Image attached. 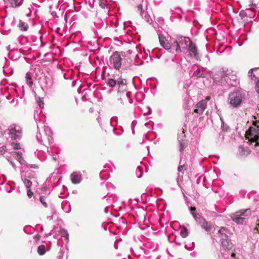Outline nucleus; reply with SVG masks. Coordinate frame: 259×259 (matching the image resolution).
Here are the masks:
<instances>
[{
  "mask_svg": "<svg viewBox=\"0 0 259 259\" xmlns=\"http://www.w3.org/2000/svg\"><path fill=\"white\" fill-rule=\"evenodd\" d=\"M158 38L161 46L170 53H181L186 50L193 42L190 38L182 35L170 38L169 40L160 34L158 35Z\"/></svg>",
  "mask_w": 259,
  "mask_h": 259,
  "instance_id": "nucleus-1",
  "label": "nucleus"
},
{
  "mask_svg": "<svg viewBox=\"0 0 259 259\" xmlns=\"http://www.w3.org/2000/svg\"><path fill=\"white\" fill-rule=\"evenodd\" d=\"M107 84L110 87L116 88L117 93L120 97L118 99L120 101L122 105L126 103L132 104L133 100L131 99L132 94L129 91H126L127 80L122 77L113 76L112 78H108Z\"/></svg>",
  "mask_w": 259,
  "mask_h": 259,
  "instance_id": "nucleus-2",
  "label": "nucleus"
},
{
  "mask_svg": "<svg viewBox=\"0 0 259 259\" xmlns=\"http://www.w3.org/2000/svg\"><path fill=\"white\" fill-rule=\"evenodd\" d=\"M214 81L219 85L230 88L236 87L239 80L234 72L231 69L223 67L213 75Z\"/></svg>",
  "mask_w": 259,
  "mask_h": 259,
  "instance_id": "nucleus-3",
  "label": "nucleus"
},
{
  "mask_svg": "<svg viewBox=\"0 0 259 259\" xmlns=\"http://www.w3.org/2000/svg\"><path fill=\"white\" fill-rule=\"evenodd\" d=\"M8 135L7 139L11 143V146L14 149H20V141L22 136L21 127L17 124L13 123L10 125L5 131Z\"/></svg>",
  "mask_w": 259,
  "mask_h": 259,
  "instance_id": "nucleus-4",
  "label": "nucleus"
},
{
  "mask_svg": "<svg viewBox=\"0 0 259 259\" xmlns=\"http://www.w3.org/2000/svg\"><path fill=\"white\" fill-rule=\"evenodd\" d=\"M246 93L241 90H237L230 93L228 97V103L232 108H238L244 102Z\"/></svg>",
  "mask_w": 259,
  "mask_h": 259,
  "instance_id": "nucleus-5",
  "label": "nucleus"
},
{
  "mask_svg": "<svg viewBox=\"0 0 259 259\" xmlns=\"http://www.w3.org/2000/svg\"><path fill=\"white\" fill-rule=\"evenodd\" d=\"M52 131L48 126H44V129L41 131L38 130L36 135V138L39 143L45 146L51 145L53 143L52 137Z\"/></svg>",
  "mask_w": 259,
  "mask_h": 259,
  "instance_id": "nucleus-6",
  "label": "nucleus"
},
{
  "mask_svg": "<svg viewBox=\"0 0 259 259\" xmlns=\"http://www.w3.org/2000/svg\"><path fill=\"white\" fill-rule=\"evenodd\" d=\"M246 138L250 146H256L259 143V122L253 123L246 132Z\"/></svg>",
  "mask_w": 259,
  "mask_h": 259,
  "instance_id": "nucleus-7",
  "label": "nucleus"
},
{
  "mask_svg": "<svg viewBox=\"0 0 259 259\" xmlns=\"http://www.w3.org/2000/svg\"><path fill=\"white\" fill-rule=\"evenodd\" d=\"M6 159L9 162V163L12 165V166L14 167V169H16V165L14 162V160L16 159L21 165H25L28 168H32V169H38V166L36 164H27L24 160V158L22 157V152H14L10 154V156H6Z\"/></svg>",
  "mask_w": 259,
  "mask_h": 259,
  "instance_id": "nucleus-8",
  "label": "nucleus"
},
{
  "mask_svg": "<svg viewBox=\"0 0 259 259\" xmlns=\"http://www.w3.org/2000/svg\"><path fill=\"white\" fill-rule=\"evenodd\" d=\"M195 210L196 208L195 207H191L190 208V212L193 215V218L206 232H210L212 228L211 224L206 222L205 220L199 214L196 213L195 212Z\"/></svg>",
  "mask_w": 259,
  "mask_h": 259,
  "instance_id": "nucleus-9",
  "label": "nucleus"
},
{
  "mask_svg": "<svg viewBox=\"0 0 259 259\" xmlns=\"http://www.w3.org/2000/svg\"><path fill=\"white\" fill-rule=\"evenodd\" d=\"M136 52H134L132 50H128L125 54V56H127L128 55H131L133 53H134L133 57H135V60L133 62L132 59H130L129 60H127V62L129 64L133 63L136 65H139L142 64L143 61H141V59H145L142 48L141 47H136Z\"/></svg>",
  "mask_w": 259,
  "mask_h": 259,
  "instance_id": "nucleus-10",
  "label": "nucleus"
},
{
  "mask_svg": "<svg viewBox=\"0 0 259 259\" xmlns=\"http://www.w3.org/2000/svg\"><path fill=\"white\" fill-rule=\"evenodd\" d=\"M226 229L224 227H221L218 231L219 237L220 238V241L222 247L225 249H230L232 247V244L228 238V236L226 234Z\"/></svg>",
  "mask_w": 259,
  "mask_h": 259,
  "instance_id": "nucleus-11",
  "label": "nucleus"
},
{
  "mask_svg": "<svg viewBox=\"0 0 259 259\" xmlns=\"http://www.w3.org/2000/svg\"><path fill=\"white\" fill-rule=\"evenodd\" d=\"M172 62L171 67L176 71L183 72L187 68V65L186 63L187 60L185 58H176L172 59Z\"/></svg>",
  "mask_w": 259,
  "mask_h": 259,
  "instance_id": "nucleus-12",
  "label": "nucleus"
},
{
  "mask_svg": "<svg viewBox=\"0 0 259 259\" xmlns=\"http://www.w3.org/2000/svg\"><path fill=\"white\" fill-rule=\"evenodd\" d=\"M35 178V174L30 176V172L28 171L26 172L24 177L22 174H21V180L27 189H29L32 186H36L37 183Z\"/></svg>",
  "mask_w": 259,
  "mask_h": 259,
  "instance_id": "nucleus-13",
  "label": "nucleus"
},
{
  "mask_svg": "<svg viewBox=\"0 0 259 259\" xmlns=\"http://www.w3.org/2000/svg\"><path fill=\"white\" fill-rule=\"evenodd\" d=\"M122 59L120 53L115 52L109 58V64L116 70H119L122 65Z\"/></svg>",
  "mask_w": 259,
  "mask_h": 259,
  "instance_id": "nucleus-14",
  "label": "nucleus"
},
{
  "mask_svg": "<svg viewBox=\"0 0 259 259\" xmlns=\"http://www.w3.org/2000/svg\"><path fill=\"white\" fill-rule=\"evenodd\" d=\"M210 99L209 97H207L205 100H202L198 102L194 107V112L197 115L202 114L205 109L207 106V101Z\"/></svg>",
  "mask_w": 259,
  "mask_h": 259,
  "instance_id": "nucleus-15",
  "label": "nucleus"
},
{
  "mask_svg": "<svg viewBox=\"0 0 259 259\" xmlns=\"http://www.w3.org/2000/svg\"><path fill=\"white\" fill-rule=\"evenodd\" d=\"M186 50L189 52V54L191 58H194L197 60L200 59V56L197 47L195 44L192 42Z\"/></svg>",
  "mask_w": 259,
  "mask_h": 259,
  "instance_id": "nucleus-16",
  "label": "nucleus"
},
{
  "mask_svg": "<svg viewBox=\"0 0 259 259\" xmlns=\"http://www.w3.org/2000/svg\"><path fill=\"white\" fill-rule=\"evenodd\" d=\"M137 11L140 14L141 17L148 23L151 24L153 20L152 16H150L146 11H145L143 9V6L142 5H139L137 6Z\"/></svg>",
  "mask_w": 259,
  "mask_h": 259,
  "instance_id": "nucleus-17",
  "label": "nucleus"
},
{
  "mask_svg": "<svg viewBox=\"0 0 259 259\" xmlns=\"http://www.w3.org/2000/svg\"><path fill=\"white\" fill-rule=\"evenodd\" d=\"M4 1L5 4L10 7L17 9L23 4L24 0H4Z\"/></svg>",
  "mask_w": 259,
  "mask_h": 259,
  "instance_id": "nucleus-18",
  "label": "nucleus"
},
{
  "mask_svg": "<svg viewBox=\"0 0 259 259\" xmlns=\"http://www.w3.org/2000/svg\"><path fill=\"white\" fill-rule=\"evenodd\" d=\"M71 182L74 184H79L82 181V175L80 172L74 171L70 176Z\"/></svg>",
  "mask_w": 259,
  "mask_h": 259,
  "instance_id": "nucleus-19",
  "label": "nucleus"
},
{
  "mask_svg": "<svg viewBox=\"0 0 259 259\" xmlns=\"http://www.w3.org/2000/svg\"><path fill=\"white\" fill-rule=\"evenodd\" d=\"M231 219L238 225H243L245 223V219L242 218L236 212L230 215Z\"/></svg>",
  "mask_w": 259,
  "mask_h": 259,
  "instance_id": "nucleus-20",
  "label": "nucleus"
},
{
  "mask_svg": "<svg viewBox=\"0 0 259 259\" xmlns=\"http://www.w3.org/2000/svg\"><path fill=\"white\" fill-rule=\"evenodd\" d=\"M249 8H247L248 10L247 17L250 18H253L255 16V12L256 11V5L253 3L252 1H250L248 5Z\"/></svg>",
  "mask_w": 259,
  "mask_h": 259,
  "instance_id": "nucleus-21",
  "label": "nucleus"
},
{
  "mask_svg": "<svg viewBox=\"0 0 259 259\" xmlns=\"http://www.w3.org/2000/svg\"><path fill=\"white\" fill-rule=\"evenodd\" d=\"M248 74L252 80L255 81L257 79V81H259V67L251 69Z\"/></svg>",
  "mask_w": 259,
  "mask_h": 259,
  "instance_id": "nucleus-22",
  "label": "nucleus"
},
{
  "mask_svg": "<svg viewBox=\"0 0 259 259\" xmlns=\"http://www.w3.org/2000/svg\"><path fill=\"white\" fill-rule=\"evenodd\" d=\"M53 81L51 78H47L46 79V85L42 87L44 91L48 92L53 87Z\"/></svg>",
  "mask_w": 259,
  "mask_h": 259,
  "instance_id": "nucleus-23",
  "label": "nucleus"
},
{
  "mask_svg": "<svg viewBox=\"0 0 259 259\" xmlns=\"http://www.w3.org/2000/svg\"><path fill=\"white\" fill-rule=\"evenodd\" d=\"M236 212L237 213V214H239V215H240L241 217H248L251 215V211L250 208L240 209L238 211H237Z\"/></svg>",
  "mask_w": 259,
  "mask_h": 259,
  "instance_id": "nucleus-24",
  "label": "nucleus"
},
{
  "mask_svg": "<svg viewBox=\"0 0 259 259\" xmlns=\"http://www.w3.org/2000/svg\"><path fill=\"white\" fill-rule=\"evenodd\" d=\"M238 151L239 154L241 156L247 155L249 154V151L248 149L242 146H239Z\"/></svg>",
  "mask_w": 259,
  "mask_h": 259,
  "instance_id": "nucleus-25",
  "label": "nucleus"
},
{
  "mask_svg": "<svg viewBox=\"0 0 259 259\" xmlns=\"http://www.w3.org/2000/svg\"><path fill=\"white\" fill-rule=\"evenodd\" d=\"M46 251L47 250L45 245H41L38 246L37 252L39 255H43L46 253Z\"/></svg>",
  "mask_w": 259,
  "mask_h": 259,
  "instance_id": "nucleus-26",
  "label": "nucleus"
},
{
  "mask_svg": "<svg viewBox=\"0 0 259 259\" xmlns=\"http://www.w3.org/2000/svg\"><path fill=\"white\" fill-rule=\"evenodd\" d=\"M18 27L21 30L26 31L28 29V25L26 23L20 20Z\"/></svg>",
  "mask_w": 259,
  "mask_h": 259,
  "instance_id": "nucleus-27",
  "label": "nucleus"
},
{
  "mask_svg": "<svg viewBox=\"0 0 259 259\" xmlns=\"http://www.w3.org/2000/svg\"><path fill=\"white\" fill-rule=\"evenodd\" d=\"M193 75L197 78L203 77V71L202 69L199 68L194 72Z\"/></svg>",
  "mask_w": 259,
  "mask_h": 259,
  "instance_id": "nucleus-28",
  "label": "nucleus"
},
{
  "mask_svg": "<svg viewBox=\"0 0 259 259\" xmlns=\"http://www.w3.org/2000/svg\"><path fill=\"white\" fill-rule=\"evenodd\" d=\"M185 137L184 130L180 131L178 134V140L179 142L184 141Z\"/></svg>",
  "mask_w": 259,
  "mask_h": 259,
  "instance_id": "nucleus-29",
  "label": "nucleus"
},
{
  "mask_svg": "<svg viewBox=\"0 0 259 259\" xmlns=\"http://www.w3.org/2000/svg\"><path fill=\"white\" fill-rule=\"evenodd\" d=\"M99 4L102 9H108L107 0H99Z\"/></svg>",
  "mask_w": 259,
  "mask_h": 259,
  "instance_id": "nucleus-30",
  "label": "nucleus"
},
{
  "mask_svg": "<svg viewBox=\"0 0 259 259\" xmlns=\"http://www.w3.org/2000/svg\"><path fill=\"white\" fill-rule=\"evenodd\" d=\"M145 60H146L148 62L149 59H150V51L149 50H146L144 48H142Z\"/></svg>",
  "mask_w": 259,
  "mask_h": 259,
  "instance_id": "nucleus-31",
  "label": "nucleus"
},
{
  "mask_svg": "<svg viewBox=\"0 0 259 259\" xmlns=\"http://www.w3.org/2000/svg\"><path fill=\"white\" fill-rule=\"evenodd\" d=\"M221 129L222 130V131L224 132H227L228 130L229 129V126L225 123V122L223 121V120L221 118Z\"/></svg>",
  "mask_w": 259,
  "mask_h": 259,
  "instance_id": "nucleus-32",
  "label": "nucleus"
},
{
  "mask_svg": "<svg viewBox=\"0 0 259 259\" xmlns=\"http://www.w3.org/2000/svg\"><path fill=\"white\" fill-rule=\"evenodd\" d=\"M188 230L186 228L183 227L181 230L180 235L183 238H185L188 236Z\"/></svg>",
  "mask_w": 259,
  "mask_h": 259,
  "instance_id": "nucleus-33",
  "label": "nucleus"
},
{
  "mask_svg": "<svg viewBox=\"0 0 259 259\" xmlns=\"http://www.w3.org/2000/svg\"><path fill=\"white\" fill-rule=\"evenodd\" d=\"M248 12V10H247V9H246L244 10H242L241 11H240L239 13V16H240L242 19H244L246 17H247V15L248 14L247 13Z\"/></svg>",
  "mask_w": 259,
  "mask_h": 259,
  "instance_id": "nucleus-34",
  "label": "nucleus"
},
{
  "mask_svg": "<svg viewBox=\"0 0 259 259\" xmlns=\"http://www.w3.org/2000/svg\"><path fill=\"white\" fill-rule=\"evenodd\" d=\"M60 234L62 237H66L67 239H68V233L67 231L64 229H61L60 230Z\"/></svg>",
  "mask_w": 259,
  "mask_h": 259,
  "instance_id": "nucleus-35",
  "label": "nucleus"
},
{
  "mask_svg": "<svg viewBox=\"0 0 259 259\" xmlns=\"http://www.w3.org/2000/svg\"><path fill=\"white\" fill-rule=\"evenodd\" d=\"M5 189L6 192L9 193L13 190V187L11 185L7 183L5 185Z\"/></svg>",
  "mask_w": 259,
  "mask_h": 259,
  "instance_id": "nucleus-36",
  "label": "nucleus"
},
{
  "mask_svg": "<svg viewBox=\"0 0 259 259\" xmlns=\"http://www.w3.org/2000/svg\"><path fill=\"white\" fill-rule=\"evenodd\" d=\"M46 198L43 196H41L39 197V200H40V202L41 203V204L44 206V207H47L48 204L46 201Z\"/></svg>",
  "mask_w": 259,
  "mask_h": 259,
  "instance_id": "nucleus-37",
  "label": "nucleus"
},
{
  "mask_svg": "<svg viewBox=\"0 0 259 259\" xmlns=\"http://www.w3.org/2000/svg\"><path fill=\"white\" fill-rule=\"evenodd\" d=\"M26 79L27 84L29 87H31L32 84H33V81H32V79L31 78V77L28 75V74L26 75Z\"/></svg>",
  "mask_w": 259,
  "mask_h": 259,
  "instance_id": "nucleus-38",
  "label": "nucleus"
},
{
  "mask_svg": "<svg viewBox=\"0 0 259 259\" xmlns=\"http://www.w3.org/2000/svg\"><path fill=\"white\" fill-rule=\"evenodd\" d=\"M254 231L256 233H259V219H257L255 223Z\"/></svg>",
  "mask_w": 259,
  "mask_h": 259,
  "instance_id": "nucleus-39",
  "label": "nucleus"
},
{
  "mask_svg": "<svg viewBox=\"0 0 259 259\" xmlns=\"http://www.w3.org/2000/svg\"><path fill=\"white\" fill-rule=\"evenodd\" d=\"M24 12L25 13V15L26 17H30L31 16V9L30 8H27V9H26L25 10H24Z\"/></svg>",
  "mask_w": 259,
  "mask_h": 259,
  "instance_id": "nucleus-40",
  "label": "nucleus"
},
{
  "mask_svg": "<svg viewBox=\"0 0 259 259\" xmlns=\"http://www.w3.org/2000/svg\"><path fill=\"white\" fill-rule=\"evenodd\" d=\"M136 174H137V177L139 178H141L142 176V170H141V168H140L139 167H138L137 168Z\"/></svg>",
  "mask_w": 259,
  "mask_h": 259,
  "instance_id": "nucleus-41",
  "label": "nucleus"
},
{
  "mask_svg": "<svg viewBox=\"0 0 259 259\" xmlns=\"http://www.w3.org/2000/svg\"><path fill=\"white\" fill-rule=\"evenodd\" d=\"M113 131H114V134L116 135H117V136H120L122 134L123 130V128H121V130H120V131H117V129H116L115 128H113Z\"/></svg>",
  "mask_w": 259,
  "mask_h": 259,
  "instance_id": "nucleus-42",
  "label": "nucleus"
},
{
  "mask_svg": "<svg viewBox=\"0 0 259 259\" xmlns=\"http://www.w3.org/2000/svg\"><path fill=\"white\" fill-rule=\"evenodd\" d=\"M256 151V154L259 156V143H257L256 146H251Z\"/></svg>",
  "mask_w": 259,
  "mask_h": 259,
  "instance_id": "nucleus-43",
  "label": "nucleus"
},
{
  "mask_svg": "<svg viewBox=\"0 0 259 259\" xmlns=\"http://www.w3.org/2000/svg\"><path fill=\"white\" fill-rule=\"evenodd\" d=\"M37 102L39 107L40 108H43L44 104L43 101L40 98H39L38 100H37Z\"/></svg>",
  "mask_w": 259,
  "mask_h": 259,
  "instance_id": "nucleus-44",
  "label": "nucleus"
},
{
  "mask_svg": "<svg viewBox=\"0 0 259 259\" xmlns=\"http://www.w3.org/2000/svg\"><path fill=\"white\" fill-rule=\"evenodd\" d=\"M186 169V168L185 167V165H179L178 168V170L179 172H181L184 169Z\"/></svg>",
  "mask_w": 259,
  "mask_h": 259,
  "instance_id": "nucleus-45",
  "label": "nucleus"
},
{
  "mask_svg": "<svg viewBox=\"0 0 259 259\" xmlns=\"http://www.w3.org/2000/svg\"><path fill=\"white\" fill-rule=\"evenodd\" d=\"M180 143V151L181 152L183 151L184 149V144L183 141L179 142Z\"/></svg>",
  "mask_w": 259,
  "mask_h": 259,
  "instance_id": "nucleus-46",
  "label": "nucleus"
},
{
  "mask_svg": "<svg viewBox=\"0 0 259 259\" xmlns=\"http://www.w3.org/2000/svg\"><path fill=\"white\" fill-rule=\"evenodd\" d=\"M157 22L160 25H162L164 24V19L162 17H159L157 19Z\"/></svg>",
  "mask_w": 259,
  "mask_h": 259,
  "instance_id": "nucleus-47",
  "label": "nucleus"
},
{
  "mask_svg": "<svg viewBox=\"0 0 259 259\" xmlns=\"http://www.w3.org/2000/svg\"><path fill=\"white\" fill-rule=\"evenodd\" d=\"M27 189V195L29 198H31L33 195V192L29 189Z\"/></svg>",
  "mask_w": 259,
  "mask_h": 259,
  "instance_id": "nucleus-48",
  "label": "nucleus"
},
{
  "mask_svg": "<svg viewBox=\"0 0 259 259\" xmlns=\"http://www.w3.org/2000/svg\"><path fill=\"white\" fill-rule=\"evenodd\" d=\"M255 90L257 93L259 94V81H257L256 82Z\"/></svg>",
  "mask_w": 259,
  "mask_h": 259,
  "instance_id": "nucleus-49",
  "label": "nucleus"
},
{
  "mask_svg": "<svg viewBox=\"0 0 259 259\" xmlns=\"http://www.w3.org/2000/svg\"><path fill=\"white\" fill-rule=\"evenodd\" d=\"M5 147L4 146L0 148V155H3V154H4V152L5 151Z\"/></svg>",
  "mask_w": 259,
  "mask_h": 259,
  "instance_id": "nucleus-50",
  "label": "nucleus"
},
{
  "mask_svg": "<svg viewBox=\"0 0 259 259\" xmlns=\"http://www.w3.org/2000/svg\"><path fill=\"white\" fill-rule=\"evenodd\" d=\"M40 238V236L38 234H36L34 236V239L35 240H38Z\"/></svg>",
  "mask_w": 259,
  "mask_h": 259,
  "instance_id": "nucleus-51",
  "label": "nucleus"
},
{
  "mask_svg": "<svg viewBox=\"0 0 259 259\" xmlns=\"http://www.w3.org/2000/svg\"><path fill=\"white\" fill-rule=\"evenodd\" d=\"M116 118H114V117H112L111 119V120H110V124L111 125V126H113L112 125V123L114 121H116Z\"/></svg>",
  "mask_w": 259,
  "mask_h": 259,
  "instance_id": "nucleus-52",
  "label": "nucleus"
},
{
  "mask_svg": "<svg viewBox=\"0 0 259 259\" xmlns=\"http://www.w3.org/2000/svg\"><path fill=\"white\" fill-rule=\"evenodd\" d=\"M7 49L8 51H13L15 50L14 48L11 49L10 45H9L7 47Z\"/></svg>",
  "mask_w": 259,
  "mask_h": 259,
  "instance_id": "nucleus-53",
  "label": "nucleus"
},
{
  "mask_svg": "<svg viewBox=\"0 0 259 259\" xmlns=\"http://www.w3.org/2000/svg\"><path fill=\"white\" fill-rule=\"evenodd\" d=\"M175 242L176 244H177L178 245L181 244V243L180 242H179V240H178V238L177 237H175Z\"/></svg>",
  "mask_w": 259,
  "mask_h": 259,
  "instance_id": "nucleus-54",
  "label": "nucleus"
},
{
  "mask_svg": "<svg viewBox=\"0 0 259 259\" xmlns=\"http://www.w3.org/2000/svg\"><path fill=\"white\" fill-rule=\"evenodd\" d=\"M147 109H148V112H145V113H144V115H147V114H150V113H151V111H150L151 110H150V108L149 107H147Z\"/></svg>",
  "mask_w": 259,
  "mask_h": 259,
  "instance_id": "nucleus-55",
  "label": "nucleus"
},
{
  "mask_svg": "<svg viewBox=\"0 0 259 259\" xmlns=\"http://www.w3.org/2000/svg\"><path fill=\"white\" fill-rule=\"evenodd\" d=\"M114 247L115 249L118 248L117 241H115L114 244Z\"/></svg>",
  "mask_w": 259,
  "mask_h": 259,
  "instance_id": "nucleus-56",
  "label": "nucleus"
},
{
  "mask_svg": "<svg viewBox=\"0 0 259 259\" xmlns=\"http://www.w3.org/2000/svg\"><path fill=\"white\" fill-rule=\"evenodd\" d=\"M53 215H51V216H48L47 217V219L48 220L51 221V220H53Z\"/></svg>",
  "mask_w": 259,
  "mask_h": 259,
  "instance_id": "nucleus-57",
  "label": "nucleus"
},
{
  "mask_svg": "<svg viewBox=\"0 0 259 259\" xmlns=\"http://www.w3.org/2000/svg\"><path fill=\"white\" fill-rule=\"evenodd\" d=\"M76 83V81H73V82H72V87L75 86V85Z\"/></svg>",
  "mask_w": 259,
  "mask_h": 259,
  "instance_id": "nucleus-58",
  "label": "nucleus"
},
{
  "mask_svg": "<svg viewBox=\"0 0 259 259\" xmlns=\"http://www.w3.org/2000/svg\"><path fill=\"white\" fill-rule=\"evenodd\" d=\"M177 184L179 186V176L177 178Z\"/></svg>",
  "mask_w": 259,
  "mask_h": 259,
  "instance_id": "nucleus-59",
  "label": "nucleus"
},
{
  "mask_svg": "<svg viewBox=\"0 0 259 259\" xmlns=\"http://www.w3.org/2000/svg\"><path fill=\"white\" fill-rule=\"evenodd\" d=\"M34 118L35 120L36 121H37V118H36V114H34Z\"/></svg>",
  "mask_w": 259,
  "mask_h": 259,
  "instance_id": "nucleus-60",
  "label": "nucleus"
},
{
  "mask_svg": "<svg viewBox=\"0 0 259 259\" xmlns=\"http://www.w3.org/2000/svg\"><path fill=\"white\" fill-rule=\"evenodd\" d=\"M60 30H61V29H60V28H59V27H58V28H57V32L58 33H59V31H60Z\"/></svg>",
  "mask_w": 259,
  "mask_h": 259,
  "instance_id": "nucleus-61",
  "label": "nucleus"
},
{
  "mask_svg": "<svg viewBox=\"0 0 259 259\" xmlns=\"http://www.w3.org/2000/svg\"><path fill=\"white\" fill-rule=\"evenodd\" d=\"M58 259H63V256H62V257H61V255H60L59 256V257H58ZM64 259H66V258H64Z\"/></svg>",
  "mask_w": 259,
  "mask_h": 259,
  "instance_id": "nucleus-62",
  "label": "nucleus"
},
{
  "mask_svg": "<svg viewBox=\"0 0 259 259\" xmlns=\"http://www.w3.org/2000/svg\"><path fill=\"white\" fill-rule=\"evenodd\" d=\"M231 255L233 257H235V254L234 253H232Z\"/></svg>",
  "mask_w": 259,
  "mask_h": 259,
  "instance_id": "nucleus-63",
  "label": "nucleus"
},
{
  "mask_svg": "<svg viewBox=\"0 0 259 259\" xmlns=\"http://www.w3.org/2000/svg\"><path fill=\"white\" fill-rule=\"evenodd\" d=\"M53 159H54L55 160H56L57 159L56 157H53Z\"/></svg>",
  "mask_w": 259,
  "mask_h": 259,
  "instance_id": "nucleus-64",
  "label": "nucleus"
}]
</instances>
